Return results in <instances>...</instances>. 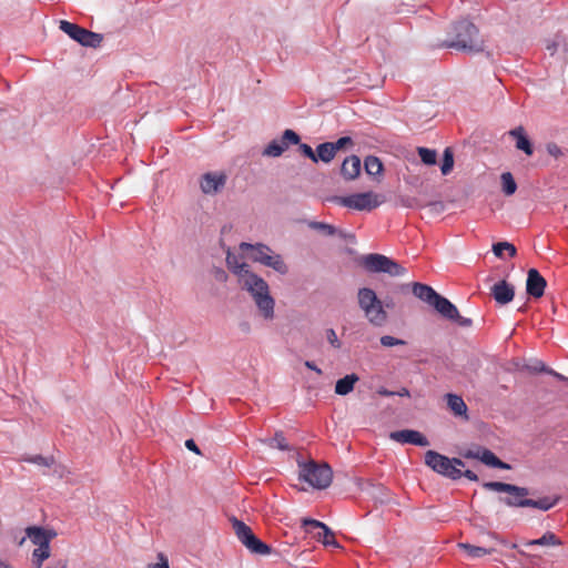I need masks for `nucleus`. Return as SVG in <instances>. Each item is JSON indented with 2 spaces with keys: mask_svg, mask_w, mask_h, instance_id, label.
I'll return each instance as SVG.
<instances>
[{
  "mask_svg": "<svg viewBox=\"0 0 568 568\" xmlns=\"http://www.w3.org/2000/svg\"><path fill=\"white\" fill-rule=\"evenodd\" d=\"M481 486L486 490L506 493L508 496L500 497L499 501L511 508L531 507L547 511L554 508L559 500L558 497L550 496H544L539 499L527 498L529 495V489L527 487L503 481H485Z\"/></svg>",
  "mask_w": 568,
  "mask_h": 568,
  "instance_id": "nucleus-1",
  "label": "nucleus"
},
{
  "mask_svg": "<svg viewBox=\"0 0 568 568\" xmlns=\"http://www.w3.org/2000/svg\"><path fill=\"white\" fill-rule=\"evenodd\" d=\"M410 286L414 296L427 303L445 320L454 322L460 327L473 325L471 318L462 316L456 305L437 293L432 286L419 282H414Z\"/></svg>",
  "mask_w": 568,
  "mask_h": 568,
  "instance_id": "nucleus-2",
  "label": "nucleus"
},
{
  "mask_svg": "<svg viewBox=\"0 0 568 568\" xmlns=\"http://www.w3.org/2000/svg\"><path fill=\"white\" fill-rule=\"evenodd\" d=\"M449 39L440 47L455 49L468 53H478L484 50V41L478 28L469 20L462 19L454 22L448 31Z\"/></svg>",
  "mask_w": 568,
  "mask_h": 568,
  "instance_id": "nucleus-3",
  "label": "nucleus"
},
{
  "mask_svg": "<svg viewBox=\"0 0 568 568\" xmlns=\"http://www.w3.org/2000/svg\"><path fill=\"white\" fill-rule=\"evenodd\" d=\"M241 286L251 294L263 317L265 320H273L275 301L270 294L267 282L251 271L241 278Z\"/></svg>",
  "mask_w": 568,
  "mask_h": 568,
  "instance_id": "nucleus-4",
  "label": "nucleus"
},
{
  "mask_svg": "<svg viewBox=\"0 0 568 568\" xmlns=\"http://www.w3.org/2000/svg\"><path fill=\"white\" fill-rule=\"evenodd\" d=\"M298 480L308 484L315 489L327 488L333 479V470L327 463H317L313 459L304 462L297 459Z\"/></svg>",
  "mask_w": 568,
  "mask_h": 568,
  "instance_id": "nucleus-5",
  "label": "nucleus"
},
{
  "mask_svg": "<svg viewBox=\"0 0 568 568\" xmlns=\"http://www.w3.org/2000/svg\"><path fill=\"white\" fill-rule=\"evenodd\" d=\"M358 305L364 311L366 318L374 326H383L387 321V313L383 302L374 290L362 287L357 293Z\"/></svg>",
  "mask_w": 568,
  "mask_h": 568,
  "instance_id": "nucleus-6",
  "label": "nucleus"
},
{
  "mask_svg": "<svg viewBox=\"0 0 568 568\" xmlns=\"http://www.w3.org/2000/svg\"><path fill=\"white\" fill-rule=\"evenodd\" d=\"M361 264L368 273H385L394 277L404 276L407 273V270L398 262L378 253L364 255Z\"/></svg>",
  "mask_w": 568,
  "mask_h": 568,
  "instance_id": "nucleus-7",
  "label": "nucleus"
},
{
  "mask_svg": "<svg viewBox=\"0 0 568 568\" xmlns=\"http://www.w3.org/2000/svg\"><path fill=\"white\" fill-rule=\"evenodd\" d=\"M233 528L239 540L252 552L266 556L272 552V547L261 540L244 521L233 519Z\"/></svg>",
  "mask_w": 568,
  "mask_h": 568,
  "instance_id": "nucleus-8",
  "label": "nucleus"
},
{
  "mask_svg": "<svg viewBox=\"0 0 568 568\" xmlns=\"http://www.w3.org/2000/svg\"><path fill=\"white\" fill-rule=\"evenodd\" d=\"M59 28L82 47L95 49L100 47L103 40V36L101 33L90 31L67 20H61Z\"/></svg>",
  "mask_w": 568,
  "mask_h": 568,
  "instance_id": "nucleus-9",
  "label": "nucleus"
},
{
  "mask_svg": "<svg viewBox=\"0 0 568 568\" xmlns=\"http://www.w3.org/2000/svg\"><path fill=\"white\" fill-rule=\"evenodd\" d=\"M425 465L433 471L447 477L452 480H458L462 478L460 468H454L449 457L439 454L435 450H427L425 453Z\"/></svg>",
  "mask_w": 568,
  "mask_h": 568,
  "instance_id": "nucleus-10",
  "label": "nucleus"
},
{
  "mask_svg": "<svg viewBox=\"0 0 568 568\" xmlns=\"http://www.w3.org/2000/svg\"><path fill=\"white\" fill-rule=\"evenodd\" d=\"M336 202L345 207L358 211H372L381 205L377 195L373 192L355 193L347 196H338Z\"/></svg>",
  "mask_w": 568,
  "mask_h": 568,
  "instance_id": "nucleus-11",
  "label": "nucleus"
},
{
  "mask_svg": "<svg viewBox=\"0 0 568 568\" xmlns=\"http://www.w3.org/2000/svg\"><path fill=\"white\" fill-rule=\"evenodd\" d=\"M227 181V175L223 171H209L199 179V185L203 194L216 195L222 192Z\"/></svg>",
  "mask_w": 568,
  "mask_h": 568,
  "instance_id": "nucleus-12",
  "label": "nucleus"
},
{
  "mask_svg": "<svg viewBox=\"0 0 568 568\" xmlns=\"http://www.w3.org/2000/svg\"><path fill=\"white\" fill-rule=\"evenodd\" d=\"M301 136L292 129H286L281 140H272L263 150V155L277 158L291 145L300 143Z\"/></svg>",
  "mask_w": 568,
  "mask_h": 568,
  "instance_id": "nucleus-13",
  "label": "nucleus"
},
{
  "mask_svg": "<svg viewBox=\"0 0 568 568\" xmlns=\"http://www.w3.org/2000/svg\"><path fill=\"white\" fill-rule=\"evenodd\" d=\"M463 456L468 459H478L483 464L488 467L509 470L511 469L510 464L503 462L499 457L496 456L490 449L478 446L476 450L468 449Z\"/></svg>",
  "mask_w": 568,
  "mask_h": 568,
  "instance_id": "nucleus-14",
  "label": "nucleus"
},
{
  "mask_svg": "<svg viewBox=\"0 0 568 568\" xmlns=\"http://www.w3.org/2000/svg\"><path fill=\"white\" fill-rule=\"evenodd\" d=\"M389 438L400 444H409L419 447H426L429 445L428 438L415 429H400L392 432L389 434Z\"/></svg>",
  "mask_w": 568,
  "mask_h": 568,
  "instance_id": "nucleus-15",
  "label": "nucleus"
},
{
  "mask_svg": "<svg viewBox=\"0 0 568 568\" xmlns=\"http://www.w3.org/2000/svg\"><path fill=\"white\" fill-rule=\"evenodd\" d=\"M546 286L547 281L540 272L537 268H529L526 280V293L534 298H540L545 294Z\"/></svg>",
  "mask_w": 568,
  "mask_h": 568,
  "instance_id": "nucleus-16",
  "label": "nucleus"
},
{
  "mask_svg": "<svg viewBox=\"0 0 568 568\" xmlns=\"http://www.w3.org/2000/svg\"><path fill=\"white\" fill-rule=\"evenodd\" d=\"M240 250L243 252H248V258L261 265H264L265 260L270 256V253H272V248L267 244L261 242H242L240 244Z\"/></svg>",
  "mask_w": 568,
  "mask_h": 568,
  "instance_id": "nucleus-17",
  "label": "nucleus"
},
{
  "mask_svg": "<svg viewBox=\"0 0 568 568\" xmlns=\"http://www.w3.org/2000/svg\"><path fill=\"white\" fill-rule=\"evenodd\" d=\"M491 295L497 304L506 305L515 297V287L507 281L501 280L491 287Z\"/></svg>",
  "mask_w": 568,
  "mask_h": 568,
  "instance_id": "nucleus-18",
  "label": "nucleus"
},
{
  "mask_svg": "<svg viewBox=\"0 0 568 568\" xmlns=\"http://www.w3.org/2000/svg\"><path fill=\"white\" fill-rule=\"evenodd\" d=\"M444 398L454 416L462 417L466 422L469 420L468 407L460 395L447 393Z\"/></svg>",
  "mask_w": 568,
  "mask_h": 568,
  "instance_id": "nucleus-19",
  "label": "nucleus"
},
{
  "mask_svg": "<svg viewBox=\"0 0 568 568\" xmlns=\"http://www.w3.org/2000/svg\"><path fill=\"white\" fill-rule=\"evenodd\" d=\"M361 173V159L357 155L347 156L341 166L342 176L349 181L356 179Z\"/></svg>",
  "mask_w": 568,
  "mask_h": 568,
  "instance_id": "nucleus-20",
  "label": "nucleus"
},
{
  "mask_svg": "<svg viewBox=\"0 0 568 568\" xmlns=\"http://www.w3.org/2000/svg\"><path fill=\"white\" fill-rule=\"evenodd\" d=\"M510 135L516 139V148L523 151L526 155L534 154V145L530 139L524 132L523 126H518L510 131Z\"/></svg>",
  "mask_w": 568,
  "mask_h": 568,
  "instance_id": "nucleus-21",
  "label": "nucleus"
},
{
  "mask_svg": "<svg viewBox=\"0 0 568 568\" xmlns=\"http://www.w3.org/2000/svg\"><path fill=\"white\" fill-rule=\"evenodd\" d=\"M225 261H226V265H227L229 270L233 274L240 276L241 278L243 276H246L251 272L250 266L245 262H240L239 256L233 254L230 251V248L227 250Z\"/></svg>",
  "mask_w": 568,
  "mask_h": 568,
  "instance_id": "nucleus-22",
  "label": "nucleus"
},
{
  "mask_svg": "<svg viewBox=\"0 0 568 568\" xmlns=\"http://www.w3.org/2000/svg\"><path fill=\"white\" fill-rule=\"evenodd\" d=\"M359 381V376L351 373L339 378L335 383V393L339 396H346L353 392L355 384Z\"/></svg>",
  "mask_w": 568,
  "mask_h": 568,
  "instance_id": "nucleus-23",
  "label": "nucleus"
},
{
  "mask_svg": "<svg viewBox=\"0 0 568 568\" xmlns=\"http://www.w3.org/2000/svg\"><path fill=\"white\" fill-rule=\"evenodd\" d=\"M314 155H315V161H313V163H315V164H317L320 162L328 164L336 156L333 151V146L331 145V142L320 143L315 149Z\"/></svg>",
  "mask_w": 568,
  "mask_h": 568,
  "instance_id": "nucleus-24",
  "label": "nucleus"
},
{
  "mask_svg": "<svg viewBox=\"0 0 568 568\" xmlns=\"http://www.w3.org/2000/svg\"><path fill=\"white\" fill-rule=\"evenodd\" d=\"M525 546H561V539L552 531H546L540 538L526 540Z\"/></svg>",
  "mask_w": 568,
  "mask_h": 568,
  "instance_id": "nucleus-25",
  "label": "nucleus"
},
{
  "mask_svg": "<svg viewBox=\"0 0 568 568\" xmlns=\"http://www.w3.org/2000/svg\"><path fill=\"white\" fill-rule=\"evenodd\" d=\"M264 266L274 270L281 275H286L288 273V266L285 263L283 256L278 253H275L273 250L272 253H270V256L265 260Z\"/></svg>",
  "mask_w": 568,
  "mask_h": 568,
  "instance_id": "nucleus-26",
  "label": "nucleus"
},
{
  "mask_svg": "<svg viewBox=\"0 0 568 568\" xmlns=\"http://www.w3.org/2000/svg\"><path fill=\"white\" fill-rule=\"evenodd\" d=\"M27 536L31 540L33 545L38 547H49L48 539L44 536V527L41 526H30L26 529Z\"/></svg>",
  "mask_w": 568,
  "mask_h": 568,
  "instance_id": "nucleus-27",
  "label": "nucleus"
},
{
  "mask_svg": "<svg viewBox=\"0 0 568 568\" xmlns=\"http://www.w3.org/2000/svg\"><path fill=\"white\" fill-rule=\"evenodd\" d=\"M491 251L495 254V256L500 258V260L505 258L504 252H506V251H507V253H508V255L510 257H515L516 254H517L516 246L514 244L507 242V241H501V242L494 243L493 246H491Z\"/></svg>",
  "mask_w": 568,
  "mask_h": 568,
  "instance_id": "nucleus-28",
  "label": "nucleus"
},
{
  "mask_svg": "<svg viewBox=\"0 0 568 568\" xmlns=\"http://www.w3.org/2000/svg\"><path fill=\"white\" fill-rule=\"evenodd\" d=\"M364 168L366 173L372 176L381 175L384 170L381 159L375 155H368L365 158Z\"/></svg>",
  "mask_w": 568,
  "mask_h": 568,
  "instance_id": "nucleus-29",
  "label": "nucleus"
},
{
  "mask_svg": "<svg viewBox=\"0 0 568 568\" xmlns=\"http://www.w3.org/2000/svg\"><path fill=\"white\" fill-rule=\"evenodd\" d=\"M308 227L312 229V230H316L318 232H322L323 234H325L327 236H334L336 234H338L341 237L345 236L343 231H341L337 227H335L334 225L325 223V222L311 221L308 223Z\"/></svg>",
  "mask_w": 568,
  "mask_h": 568,
  "instance_id": "nucleus-30",
  "label": "nucleus"
},
{
  "mask_svg": "<svg viewBox=\"0 0 568 568\" xmlns=\"http://www.w3.org/2000/svg\"><path fill=\"white\" fill-rule=\"evenodd\" d=\"M265 443L271 448H276L282 452H291L293 447L287 443L283 432H276L273 437L265 439Z\"/></svg>",
  "mask_w": 568,
  "mask_h": 568,
  "instance_id": "nucleus-31",
  "label": "nucleus"
},
{
  "mask_svg": "<svg viewBox=\"0 0 568 568\" xmlns=\"http://www.w3.org/2000/svg\"><path fill=\"white\" fill-rule=\"evenodd\" d=\"M459 548L465 550L467 556L470 558H481L486 555H489L494 551V549L474 546L467 542H460Z\"/></svg>",
  "mask_w": 568,
  "mask_h": 568,
  "instance_id": "nucleus-32",
  "label": "nucleus"
},
{
  "mask_svg": "<svg viewBox=\"0 0 568 568\" xmlns=\"http://www.w3.org/2000/svg\"><path fill=\"white\" fill-rule=\"evenodd\" d=\"M530 372L532 373H545L548 375L554 376L558 381H567L568 378L564 376L562 374L554 371L552 368L548 367L544 362L537 361L534 365L528 367Z\"/></svg>",
  "mask_w": 568,
  "mask_h": 568,
  "instance_id": "nucleus-33",
  "label": "nucleus"
},
{
  "mask_svg": "<svg viewBox=\"0 0 568 568\" xmlns=\"http://www.w3.org/2000/svg\"><path fill=\"white\" fill-rule=\"evenodd\" d=\"M51 555V548L49 547H38L32 551V566L34 568H41L43 566L44 560H47Z\"/></svg>",
  "mask_w": 568,
  "mask_h": 568,
  "instance_id": "nucleus-34",
  "label": "nucleus"
},
{
  "mask_svg": "<svg viewBox=\"0 0 568 568\" xmlns=\"http://www.w3.org/2000/svg\"><path fill=\"white\" fill-rule=\"evenodd\" d=\"M501 179V190L505 195L510 196L517 190V183L510 172H505L500 176Z\"/></svg>",
  "mask_w": 568,
  "mask_h": 568,
  "instance_id": "nucleus-35",
  "label": "nucleus"
},
{
  "mask_svg": "<svg viewBox=\"0 0 568 568\" xmlns=\"http://www.w3.org/2000/svg\"><path fill=\"white\" fill-rule=\"evenodd\" d=\"M417 153L420 158V161L426 165H434L437 161V153L433 149H428L425 146H419L417 149Z\"/></svg>",
  "mask_w": 568,
  "mask_h": 568,
  "instance_id": "nucleus-36",
  "label": "nucleus"
},
{
  "mask_svg": "<svg viewBox=\"0 0 568 568\" xmlns=\"http://www.w3.org/2000/svg\"><path fill=\"white\" fill-rule=\"evenodd\" d=\"M22 460L36 464L39 466L44 467H52L54 465V457L53 456H42V455H32V456H24Z\"/></svg>",
  "mask_w": 568,
  "mask_h": 568,
  "instance_id": "nucleus-37",
  "label": "nucleus"
},
{
  "mask_svg": "<svg viewBox=\"0 0 568 568\" xmlns=\"http://www.w3.org/2000/svg\"><path fill=\"white\" fill-rule=\"evenodd\" d=\"M454 168V153L449 148H446L443 153L440 171L447 175Z\"/></svg>",
  "mask_w": 568,
  "mask_h": 568,
  "instance_id": "nucleus-38",
  "label": "nucleus"
},
{
  "mask_svg": "<svg viewBox=\"0 0 568 568\" xmlns=\"http://www.w3.org/2000/svg\"><path fill=\"white\" fill-rule=\"evenodd\" d=\"M302 526L305 528H307V527L320 528L323 531H325V537H327V535L332 536V529L326 524H324L320 520H316L313 518H303Z\"/></svg>",
  "mask_w": 568,
  "mask_h": 568,
  "instance_id": "nucleus-39",
  "label": "nucleus"
},
{
  "mask_svg": "<svg viewBox=\"0 0 568 568\" xmlns=\"http://www.w3.org/2000/svg\"><path fill=\"white\" fill-rule=\"evenodd\" d=\"M331 145L333 146V151H334V153L336 155L338 151L345 150L347 146H353L354 142H353V139L351 136L345 135V136L338 138L334 142H331Z\"/></svg>",
  "mask_w": 568,
  "mask_h": 568,
  "instance_id": "nucleus-40",
  "label": "nucleus"
},
{
  "mask_svg": "<svg viewBox=\"0 0 568 568\" xmlns=\"http://www.w3.org/2000/svg\"><path fill=\"white\" fill-rule=\"evenodd\" d=\"M325 333H326V339L329 343V345L335 349H339L342 347V343H341L335 329L327 328Z\"/></svg>",
  "mask_w": 568,
  "mask_h": 568,
  "instance_id": "nucleus-41",
  "label": "nucleus"
},
{
  "mask_svg": "<svg viewBox=\"0 0 568 568\" xmlns=\"http://www.w3.org/2000/svg\"><path fill=\"white\" fill-rule=\"evenodd\" d=\"M296 145H298V152L306 159L311 160L312 162L315 161V155H314V152L315 150H313V148L307 144V143H302L300 141V143H297Z\"/></svg>",
  "mask_w": 568,
  "mask_h": 568,
  "instance_id": "nucleus-42",
  "label": "nucleus"
},
{
  "mask_svg": "<svg viewBox=\"0 0 568 568\" xmlns=\"http://www.w3.org/2000/svg\"><path fill=\"white\" fill-rule=\"evenodd\" d=\"M381 344L385 347H393L397 345H404L406 342L390 335H384L381 337Z\"/></svg>",
  "mask_w": 568,
  "mask_h": 568,
  "instance_id": "nucleus-43",
  "label": "nucleus"
},
{
  "mask_svg": "<svg viewBox=\"0 0 568 568\" xmlns=\"http://www.w3.org/2000/svg\"><path fill=\"white\" fill-rule=\"evenodd\" d=\"M318 539L322 540V542L325 545V546H333V547H337L339 548L341 545L338 544V541L335 539V536H334V532L332 531V536L331 535H327V537H325V531L323 532H318Z\"/></svg>",
  "mask_w": 568,
  "mask_h": 568,
  "instance_id": "nucleus-44",
  "label": "nucleus"
},
{
  "mask_svg": "<svg viewBox=\"0 0 568 568\" xmlns=\"http://www.w3.org/2000/svg\"><path fill=\"white\" fill-rule=\"evenodd\" d=\"M546 151L549 155L554 156L555 159H558L564 154L561 148L557 145L555 142L547 143Z\"/></svg>",
  "mask_w": 568,
  "mask_h": 568,
  "instance_id": "nucleus-45",
  "label": "nucleus"
},
{
  "mask_svg": "<svg viewBox=\"0 0 568 568\" xmlns=\"http://www.w3.org/2000/svg\"><path fill=\"white\" fill-rule=\"evenodd\" d=\"M400 201L404 206L409 207V209L423 207V204L419 202V200L414 196H406V197H403Z\"/></svg>",
  "mask_w": 568,
  "mask_h": 568,
  "instance_id": "nucleus-46",
  "label": "nucleus"
},
{
  "mask_svg": "<svg viewBox=\"0 0 568 568\" xmlns=\"http://www.w3.org/2000/svg\"><path fill=\"white\" fill-rule=\"evenodd\" d=\"M213 276L217 282L224 283L227 281L229 275L222 267H215L213 270Z\"/></svg>",
  "mask_w": 568,
  "mask_h": 568,
  "instance_id": "nucleus-47",
  "label": "nucleus"
},
{
  "mask_svg": "<svg viewBox=\"0 0 568 568\" xmlns=\"http://www.w3.org/2000/svg\"><path fill=\"white\" fill-rule=\"evenodd\" d=\"M185 447L195 453L196 455H201V450L194 439L190 438L185 440Z\"/></svg>",
  "mask_w": 568,
  "mask_h": 568,
  "instance_id": "nucleus-48",
  "label": "nucleus"
},
{
  "mask_svg": "<svg viewBox=\"0 0 568 568\" xmlns=\"http://www.w3.org/2000/svg\"><path fill=\"white\" fill-rule=\"evenodd\" d=\"M53 467V475H55L58 478H62L64 474L67 473L65 467L62 465H57L54 463Z\"/></svg>",
  "mask_w": 568,
  "mask_h": 568,
  "instance_id": "nucleus-49",
  "label": "nucleus"
},
{
  "mask_svg": "<svg viewBox=\"0 0 568 568\" xmlns=\"http://www.w3.org/2000/svg\"><path fill=\"white\" fill-rule=\"evenodd\" d=\"M304 365L310 371H313V372H315L318 375L322 374V369L316 365L315 362H313V361H305Z\"/></svg>",
  "mask_w": 568,
  "mask_h": 568,
  "instance_id": "nucleus-50",
  "label": "nucleus"
},
{
  "mask_svg": "<svg viewBox=\"0 0 568 568\" xmlns=\"http://www.w3.org/2000/svg\"><path fill=\"white\" fill-rule=\"evenodd\" d=\"M462 477H466L470 481H478V476L476 473H474L470 469H466L465 471H462Z\"/></svg>",
  "mask_w": 568,
  "mask_h": 568,
  "instance_id": "nucleus-51",
  "label": "nucleus"
},
{
  "mask_svg": "<svg viewBox=\"0 0 568 568\" xmlns=\"http://www.w3.org/2000/svg\"><path fill=\"white\" fill-rule=\"evenodd\" d=\"M151 568H170V566L168 559L164 558L163 555H160V561L152 565Z\"/></svg>",
  "mask_w": 568,
  "mask_h": 568,
  "instance_id": "nucleus-52",
  "label": "nucleus"
},
{
  "mask_svg": "<svg viewBox=\"0 0 568 568\" xmlns=\"http://www.w3.org/2000/svg\"><path fill=\"white\" fill-rule=\"evenodd\" d=\"M45 568H67V560L59 559L57 561L50 562Z\"/></svg>",
  "mask_w": 568,
  "mask_h": 568,
  "instance_id": "nucleus-53",
  "label": "nucleus"
},
{
  "mask_svg": "<svg viewBox=\"0 0 568 568\" xmlns=\"http://www.w3.org/2000/svg\"><path fill=\"white\" fill-rule=\"evenodd\" d=\"M44 536L48 539V544L50 545L51 540L57 537V531L52 528H44Z\"/></svg>",
  "mask_w": 568,
  "mask_h": 568,
  "instance_id": "nucleus-54",
  "label": "nucleus"
},
{
  "mask_svg": "<svg viewBox=\"0 0 568 568\" xmlns=\"http://www.w3.org/2000/svg\"><path fill=\"white\" fill-rule=\"evenodd\" d=\"M558 43L556 41H550L546 45V50L550 55H554L557 52Z\"/></svg>",
  "mask_w": 568,
  "mask_h": 568,
  "instance_id": "nucleus-55",
  "label": "nucleus"
},
{
  "mask_svg": "<svg viewBox=\"0 0 568 568\" xmlns=\"http://www.w3.org/2000/svg\"><path fill=\"white\" fill-rule=\"evenodd\" d=\"M372 487L374 489L378 490L383 495V497L379 498V501L384 503L387 499V496L385 494V490H386L385 487L383 485H377V486L372 485Z\"/></svg>",
  "mask_w": 568,
  "mask_h": 568,
  "instance_id": "nucleus-56",
  "label": "nucleus"
},
{
  "mask_svg": "<svg viewBox=\"0 0 568 568\" xmlns=\"http://www.w3.org/2000/svg\"><path fill=\"white\" fill-rule=\"evenodd\" d=\"M377 393L381 395V396H384V397H393L395 396V392L393 390H389L385 387H381Z\"/></svg>",
  "mask_w": 568,
  "mask_h": 568,
  "instance_id": "nucleus-57",
  "label": "nucleus"
},
{
  "mask_svg": "<svg viewBox=\"0 0 568 568\" xmlns=\"http://www.w3.org/2000/svg\"><path fill=\"white\" fill-rule=\"evenodd\" d=\"M395 396L409 397L410 396V392H409V389L407 387H402L400 389L395 392Z\"/></svg>",
  "mask_w": 568,
  "mask_h": 568,
  "instance_id": "nucleus-58",
  "label": "nucleus"
},
{
  "mask_svg": "<svg viewBox=\"0 0 568 568\" xmlns=\"http://www.w3.org/2000/svg\"><path fill=\"white\" fill-rule=\"evenodd\" d=\"M450 460H452V465L454 468H459V467L465 466V463L460 458L453 457V458H450Z\"/></svg>",
  "mask_w": 568,
  "mask_h": 568,
  "instance_id": "nucleus-59",
  "label": "nucleus"
},
{
  "mask_svg": "<svg viewBox=\"0 0 568 568\" xmlns=\"http://www.w3.org/2000/svg\"><path fill=\"white\" fill-rule=\"evenodd\" d=\"M501 544L507 546V547H509V548H511V549H517L518 548L517 544H508L505 540H503Z\"/></svg>",
  "mask_w": 568,
  "mask_h": 568,
  "instance_id": "nucleus-60",
  "label": "nucleus"
},
{
  "mask_svg": "<svg viewBox=\"0 0 568 568\" xmlns=\"http://www.w3.org/2000/svg\"><path fill=\"white\" fill-rule=\"evenodd\" d=\"M0 568H12L10 564L0 558Z\"/></svg>",
  "mask_w": 568,
  "mask_h": 568,
  "instance_id": "nucleus-61",
  "label": "nucleus"
},
{
  "mask_svg": "<svg viewBox=\"0 0 568 568\" xmlns=\"http://www.w3.org/2000/svg\"><path fill=\"white\" fill-rule=\"evenodd\" d=\"M408 287H409V285H408V284L403 285V286H402V292H403V293H405V291H406V290H408Z\"/></svg>",
  "mask_w": 568,
  "mask_h": 568,
  "instance_id": "nucleus-62",
  "label": "nucleus"
},
{
  "mask_svg": "<svg viewBox=\"0 0 568 568\" xmlns=\"http://www.w3.org/2000/svg\"><path fill=\"white\" fill-rule=\"evenodd\" d=\"M4 112H6V110L0 108V114H3Z\"/></svg>",
  "mask_w": 568,
  "mask_h": 568,
  "instance_id": "nucleus-63",
  "label": "nucleus"
}]
</instances>
